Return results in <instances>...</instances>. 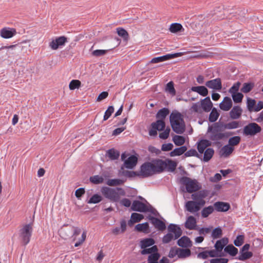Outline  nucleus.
<instances>
[{"label":"nucleus","mask_w":263,"mask_h":263,"mask_svg":"<svg viewBox=\"0 0 263 263\" xmlns=\"http://www.w3.org/2000/svg\"><path fill=\"white\" fill-rule=\"evenodd\" d=\"M223 131L219 122L209 125L206 136L212 143L213 145L220 147L222 145L221 140L227 139L234 134V133L231 132H222Z\"/></svg>","instance_id":"1"},{"label":"nucleus","mask_w":263,"mask_h":263,"mask_svg":"<svg viewBox=\"0 0 263 263\" xmlns=\"http://www.w3.org/2000/svg\"><path fill=\"white\" fill-rule=\"evenodd\" d=\"M101 192L104 197L114 202L120 199V195L124 196L125 194L124 190L121 187L110 188L103 186L101 189Z\"/></svg>","instance_id":"2"},{"label":"nucleus","mask_w":263,"mask_h":263,"mask_svg":"<svg viewBox=\"0 0 263 263\" xmlns=\"http://www.w3.org/2000/svg\"><path fill=\"white\" fill-rule=\"evenodd\" d=\"M168 233L162 237L163 243H168L173 239H178L182 234V231L179 225L171 223L167 227Z\"/></svg>","instance_id":"3"},{"label":"nucleus","mask_w":263,"mask_h":263,"mask_svg":"<svg viewBox=\"0 0 263 263\" xmlns=\"http://www.w3.org/2000/svg\"><path fill=\"white\" fill-rule=\"evenodd\" d=\"M131 211L139 212H150L152 214L157 216L159 214L157 211L154 209L148 202L145 204L139 200H135L133 202L130 206Z\"/></svg>","instance_id":"4"},{"label":"nucleus","mask_w":263,"mask_h":263,"mask_svg":"<svg viewBox=\"0 0 263 263\" xmlns=\"http://www.w3.org/2000/svg\"><path fill=\"white\" fill-rule=\"evenodd\" d=\"M180 182L185 186L186 192L189 193L195 192L201 188V186L198 184L196 179H191L187 177H182L180 179Z\"/></svg>","instance_id":"5"},{"label":"nucleus","mask_w":263,"mask_h":263,"mask_svg":"<svg viewBox=\"0 0 263 263\" xmlns=\"http://www.w3.org/2000/svg\"><path fill=\"white\" fill-rule=\"evenodd\" d=\"M33 229L31 223L24 225L20 230V237L24 246L27 245L30 241L32 235Z\"/></svg>","instance_id":"6"},{"label":"nucleus","mask_w":263,"mask_h":263,"mask_svg":"<svg viewBox=\"0 0 263 263\" xmlns=\"http://www.w3.org/2000/svg\"><path fill=\"white\" fill-rule=\"evenodd\" d=\"M140 178H147L155 174L153 164L151 162H145L140 166V171L139 172Z\"/></svg>","instance_id":"7"},{"label":"nucleus","mask_w":263,"mask_h":263,"mask_svg":"<svg viewBox=\"0 0 263 263\" xmlns=\"http://www.w3.org/2000/svg\"><path fill=\"white\" fill-rule=\"evenodd\" d=\"M261 127L256 123H250L245 126L243 129V134L245 136H253L260 133Z\"/></svg>","instance_id":"8"},{"label":"nucleus","mask_w":263,"mask_h":263,"mask_svg":"<svg viewBox=\"0 0 263 263\" xmlns=\"http://www.w3.org/2000/svg\"><path fill=\"white\" fill-rule=\"evenodd\" d=\"M165 128V123L162 120H157L151 124V129L149 130V135L156 136L157 131H163Z\"/></svg>","instance_id":"9"},{"label":"nucleus","mask_w":263,"mask_h":263,"mask_svg":"<svg viewBox=\"0 0 263 263\" xmlns=\"http://www.w3.org/2000/svg\"><path fill=\"white\" fill-rule=\"evenodd\" d=\"M151 162L153 164L155 174H160L164 172L167 166L166 162L162 159H154L152 160Z\"/></svg>","instance_id":"10"},{"label":"nucleus","mask_w":263,"mask_h":263,"mask_svg":"<svg viewBox=\"0 0 263 263\" xmlns=\"http://www.w3.org/2000/svg\"><path fill=\"white\" fill-rule=\"evenodd\" d=\"M205 85L206 87L215 90H220L222 87L221 80L219 78L208 81Z\"/></svg>","instance_id":"11"},{"label":"nucleus","mask_w":263,"mask_h":263,"mask_svg":"<svg viewBox=\"0 0 263 263\" xmlns=\"http://www.w3.org/2000/svg\"><path fill=\"white\" fill-rule=\"evenodd\" d=\"M147 218L151 221V222L157 230L161 231L165 230L166 224L162 220H160L158 218L151 215L148 216Z\"/></svg>","instance_id":"12"},{"label":"nucleus","mask_w":263,"mask_h":263,"mask_svg":"<svg viewBox=\"0 0 263 263\" xmlns=\"http://www.w3.org/2000/svg\"><path fill=\"white\" fill-rule=\"evenodd\" d=\"M67 42V37L64 36H60L50 42L49 47L53 50H57L59 47L64 46Z\"/></svg>","instance_id":"13"},{"label":"nucleus","mask_w":263,"mask_h":263,"mask_svg":"<svg viewBox=\"0 0 263 263\" xmlns=\"http://www.w3.org/2000/svg\"><path fill=\"white\" fill-rule=\"evenodd\" d=\"M138 162V158L134 155L130 156L127 159L124 160L123 166L121 169L123 170V167L128 169H133Z\"/></svg>","instance_id":"14"},{"label":"nucleus","mask_w":263,"mask_h":263,"mask_svg":"<svg viewBox=\"0 0 263 263\" xmlns=\"http://www.w3.org/2000/svg\"><path fill=\"white\" fill-rule=\"evenodd\" d=\"M214 206L217 212H226L229 211L231 208L228 202L222 201H217L214 203Z\"/></svg>","instance_id":"15"},{"label":"nucleus","mask_w":263,"mask_h":263,"mask_svg":"<svg viewBox=\"0 0 263 263\" xmlns=\"http://www.w3.org/2000/svg\"><path fill=\"white\" fill-rule=\"evenodd\" d=\"M177 245L182 248L189 249L192 246V242L189 237L183 236L178 239Z\"/></svg>","instance_id":"16"},{"label":"nucleus","mask_w":263,"mask_h":263,"mask_svg":"<svg viewBox=\"0 0 263 263\" xmlns=\"http://www.w3.org/2000/svg\"><path fill=\"white\" fill-rule=\"evenodd\" d=\"M229 243V239L227 237H223L221 239L216 241L214 245L215 249L220 253H223L222 251L223 249L227 246Z\"/></svg>","instance_id":"17"},{"label":"nucleus","mask_w":263,"mask_h":263,"mask_svg":"<svg viewBox=\"0 0 263 263\" xmlns=\"http://www.w3.org/2000/svg\"><path fill=\"white\" fill-rule=\"evenodd\" d=\"M0 33L3 38L9 39L15 35L16 31L14 28H4L1 30Z\"/></svg>","instance_id":"18"},{"label":"nucleus","mask_w":263,"mask_h":263,"mask_svg":"<svg viewBox=\"0 0 263 263\" xmlns=\"http://www.w3.org/2000/svg\"><path fill=\"white\" fill-rule=\"evenodd\" d=\"M232 105L231 99L229 97H225L223 101L220 103L219 107L222 110L228 111L231 108Z\"/></svg>","instance_id":"19"},{"label":"nucleus","mask_w":263,"mask_h":263,"mask_svg":"<svg viewBox=\"0 0 263 263\" xmlns=\"http://www.w3.org/2000/svg\"><path fill=\"white\" fill-rule=\"evenodd\" d=\"M185 208L186 210L191 213L197 212L200 210V207L197 206L196 202L194 201H188L185 203Z\"/></svg>","instance_id":"20"},{"label":"nucleus","mask_w":263,"mask_h":263,"mask_svg":"<svg viewBox=\"0 0 263 263\" xmlns=\"http://www.w3.org/2000/svg\"><path fill=\"white\" fill-rule=\"evenodd\" d=\"M234 148L230 146L229 144L223 146L219 151V155L220 157L224 158L228 157L234 151Z\"/></svg>","instance_id":"21"},{"label":"nucleus","mask_w":263,"mask_h":263,"mask_svg":"<svg viewBox=\"0 0 263 263\" xmlns=\"http://www.w3.org/2000/svg\"><path fill=\"white\" fill-rule=\"evenodd\" d=\"M201 107L205 112H209L213 107V103L209 97H206L201 101Z\"/></svg>","instance_id":"22"},{"label":"nucleus","mask_w":263,"mask_h":263,"mask_svg":"<svg viewBox=\"0 0 263 263\" xmlns=\"http://www.w3.org/2000/svg\"><path fill=\"white\" fill-rule=\"evenodd\" d=\"M212 144V143L209 139H202L198 142L197 149L200 154H202L205 148L211 146Z\"/></svg>","instance_id":"23"},{"label":"nucleus","mask_w":263,"mask_h":263,"mask_svg":"<svg viewBox=\"0 0 263 263\" xmlns=\"http://www.w3.org/2000/svg\"><path fill=\"white\" fill-rule=\"evenodd\" d=\"M190 90L192 91L197 92L199 95L202 97H205L208 95V89L206 86H192Z\"/></svg>","instance_id":"24"},{"label":"nucleus","mask_w":263,"mask_h":263,"mask_svg":"<svg viewBox=\"0 0 263 263\" xmlns=\"http://www.w3.org/2000/svg\"><path fill=\"white\" fill-rule=\"evenodd\" d=\"M219 124L222 127L223 130H224V129H236L239 127V122L236 121H233L227 123L219 122Z\"/></svg>","instance_id":"25"},{"label":"nucleus","mask_w":263,"mask_h":263,"mask_svg":"<svg viewBox=\"0 0 263 263\" xmlns=\"http://www.w3.org/2000/svg\"><path fill=\"white\" fill-rule=\"evenodd\" d=\"M208 194L209 191L208 190H202L192 194L191 197L193 200L197 201L199 199H204L208 196Z\"/></svg>","instance_id":"26"},{"label":"nucleus","mask_w":263,"mask_h":263,"mask_svg":"<svg viewBox=\"0 0 263 263\" xmlns=\"http://www.w3.org/2000/svg\"><path fill=\"white\" fill-rule=\"evenodd\" d=\"M242 110L239 106H235L230 112V116L232 119H237L241 115Z\"/></svg>","instance_id":"27"},{"label":"nucleus","mask_w":263,"mask_h":263,"mask_svg":"<svg viewBox=\"0 0 263 263\" xmlns=\"http://www.w3.org/2000/svg\"><path fill=\"white\" fill-rule=\"evenodd\" d=\"M135 229L138 232H142L145 234H148L150 232L149 224L147 222L137 224L135 227Z\"/></svg>","instance_id":"28"},{"label":"nucleus","mask_w":263,"mask_h":263,"mask_svg":"<svg viewBox=\"0 0 263 263\" xmlns=\"http://www.w3.org/2000/svg\"><path fill=\"white\" fill-rule=\"evenodd\" d=\"M196 218L193 216H190L186 221L185 227L187 229L194 230L196 227Z\"/></svg>","instance_id":"29"},{"label":"nucleus","mask_w":263,"mask_h":263,"mask_svg":"<svg viewBox=\"0 0 263 263\" xmlns=\"http://www.w3.org/2000/svg\"><path fill=\"white\" fill-rule=\"evenodd\" d=\"M171 125L174 132L177 134H181L183 133L185 130V125L184 123L177 122L173 124V125L172 124Z\"/></svg>","instance_id":"30"},{"label":"nucleus","mask_w":263,"mask_h":263,"mask_svg":"<svg viewBox=\"0 0 263 263\" xmlns=\"http://www.w3.org/2000/svg\"><path fill=\"white\" fill-rule=\"evenodd\" d=\"M191 255V251L189 249L180 248L178 249V256L179 259H185L190 257Z\"/></svg>","instance_id":"31"},{"label":"nucleus","mask_w":263,"mask_h":263,"mask_svg":"<svg viewBox=\"0 0 263 263\" xmlns=\"http://www.w3.org/2000/svg\"><path fill=\"white\" fill-rule=\"evenodd\" d=\"M106 156L112 160H117L120 156V153L114 148H110L106 151Z\"/></svg>","instance_id":"32"},{"label":"nucleus","mask_w":263,"mask_h":263,"mask_svg":"<svg viewBox=\"0 0 263 263\" xmlns=\"http://www.w3.org/2000/svg\"><path fill=\"white\" fill-rule=\"evenodd\" d=\"M169 113V109L167 108L164 107L158 110L156 114V117L158 120H162L163 121H164V119Z\"/></svg>","instance_id":"33"},{"label":"nucleus","mask_w":263,"mask_h":263,"mask_svg":"<svg viewBox=\"0 0 263 263\" xmlns=\"http://www.w3.org/2000/svg\"><path fill=\"white\" fill-rule=\"evenodd\" d=\"M155 243V240L152 238H146L142 239L140 241L141 248H147L154 246Z\"/></svg>","instance_id":"34"},{"label":"nucleus","mask_w":263,"mask_h":263,"mask_svg":"<svg viewBox=\"0 0 263 263\" xmlns=\"http://www.w3.org/2000/svg\"><path fill=\"white\" fill-rule=\"evenodd\" d=\"M186 150L187 147L186 146H182L175 148L173 151L171 152L170 155L171 157L180 156L184 154Z\"/></svg>","instance_id":"35"},{"label":"nucleus","mask_w":263,"mask_h":263,"mask_svg":"<svg viewBox=\"0 0 263 263\" xmlns=\"http://www.w3.org/2000/svg\"><path fill=\"white\" fill-rule=\"evenodd\" d=\"M224 251L232 256H235L238 253V249L233 245H227L224 248Z\"/></svg>","instance_id":"36"},{"label":"nucleus","mask_w":263,"mask_h":263,"mask_svg":"<svg viewBox=\"0 0 263 263\" xmlns=\"http://www.w3.org/2000/svg\"><path fill=\"white\" fill-rule=\"evenodd\" d=\"M169 30L172 33H176L182 32L184 29L180 24L175 23L170 25Z\"/></svg>","instance_id":"37"},{"label":"nucleus","mask_w":263,"mask_h":263,"mask_svg":"<svg viewBox=\"0 0 263 263\" xmlns=\"http://www.w3.org/2000/svg\"><path fill=\"white\" fill-rule=\"evenodd\" d=\"M118 35L122 37L124 41L127 42L129 40V34L127 31L122 27H118L116 29Z\"/></svg>","instance_id":"38"},{"label":"nucleus","mask_w":263,"mask_h":263,"mask_svg":"<svg viewBox=\"0 0 263 263\" xmlns=\"http://www.w3.org/2000/svg\"><path fill=\"white\" fill-rule=\"evenodd\" d=\"M180 120L183 121L181 118V114L179 112H172L170 116V121L171 125L174 124L176 122H179Z\"/></svg>","instance_id":"39"},{"label":"nucleus","mask_w":263,"mask_h":263,"mask_svg":"<svg viewBox=\"0 0 263 263\" xmlns=\"http://www.w3.org/2000/svg\"><path fill=\"white\" fill-rule=\"evenodd\" d=\"M240 255H238L237 257H236V259L244 261L246 260H247L250 258H251L253 254L251 251H244V252H240L239 251Z\"/></svg>","instance_id":"40"},{"label":"nucleus","mask_w":263,"mask_h":263,"mask_svg":"<svg viewBox=\"0 0 263 263\" xmlns=\"http://www.w3.org/2000/svg\"><path fill=\"white\" fill-rule=\"evenodd\" d=\"M203 153V161L208 162L212 158L214 154V151L212 148H208Z\"/></svg>","instance_id":"41"},{"label":"nucleus","mask_w":263,"mask_h":263,"mask_svg":"<svg viewBox=\"0 0 263 263\" xmlns=\"http://www.w3.org/2000/svg\"><path fill=\"white\" fill-rule=\"evenodd\" d=\"M142 249L141 251V254L142 255H146V254H152V253H155V252L158 251V249L157 246H153L151 248H141Z\"/></svg>","instance_id":"42"},{"label":"nucleus","mask_w":263,"mask_h":263,"mask_svg":"<svg viewBox=\"0 0 263 263\" xmlns=\"http://www.w3.org/2000/svg\"><path fill=\"white\" fill-rule=\"evenodd\" d=\"M222 235V230L220 227H217L214 229L211 233V237L213 239L219 238Z\"/></svg>","instance_id":"43"},{"label":"nucleus","mask_w":263,"mask_h":263,"mask_svg":"<svg viewBox=\"0 0 263 263\" xmlns=\"http://www.w3.org/2000/svg\"><path fill=\"white\" fill-rule=\"evenodd\" d=\"M219 116V114L217 111V109L215 108H213L210 114L209 120L210 122H212L214 123H216L215 122L218 119Z\"/></svg>","instance_id":"44"},{"label":"nucleus","mask_w":263,"mask_h":263,"mask_svg":"<svg viewBox=\"0 0 263 263\" xmlns=\"http://www.w3.org/2000/svg\"><path fill=\"white\" fill-rule=\"evenodd\" d=\"M160 257V254L158 253V251L155 252L154 253L149 255L147 263H158V260Z\"/></svg>","instance_id":"45"},{"label":"nucleus","mask_w":263,"mask_h":263,"mask_svg":"<svg viewBox=\"0 0 263 263\" xmlns=\"http://www.w3.org/2000/svg\"><path fill=\"white\" fill-rule=\"evenodd\" d=\"M214 211V209L213 206L209 205L208 206L204 208L201 212V216L203 218L208 217L210 214H211Z\"/></svg>","instance_id":"46"},{"label":"nucleus","mask_w":263,"mask_h":263,"mask_svg":"<svg viewBox=\"0 0 263 263\" xmlns=\"http://www.w3.org/2000/svg\"><path fill=\"white\" fill-rule=\"evenodd\" d=\"M103 199V197L98 194H95L87 201V203L96 204L101 202Z\"/></svg>","instance_id":"47"},{"label":"nucleus","mask_w":263,"mask_h":263,"mask_svg":"<svg viewBox=\"0 0 263 263\" xmlns=\"http://www.w3.org/2000/svg\"><path fill=\"white\" fill-rule=\"evenodd\" d=\"M124 182V181L123 180L115 178L108 179L106 182V184L109 186H115L122 185Z\"/></svg>","instance_id":"48"},{"label":"nucleus","mask_w":263,"mask_h":263,"mask_svg":"<svg viewBox=\"0 0 263 263\" xmlns=\"http://www.w3.org/2000/svg\"><path fill=\"white\" fill-rule=\"evenodd\" d=\"M173 141L177 146H181L185 142V139L182 136L175 135L173 138Z\"/></svg>","instance_id":"49"},{"label":"nucleus","mask_w":263,"mask_h":263,"mask_svg":"<svg viewBox=\"0 0 263 263\" xmlns=\"http://www.w3.org/2000/svg\"><path fill=\"white\" fill-rule=\"evenodd\" d=\"M254 86V85L253 83H245L243 84V86L241 88V91L245 93H248L251 91Z\"/></svg>","instance_id":"50"},{"label":"nucleus","mask_w":263,"mask_h":263,"mask_svg":"<svg viewBox=\"0 0 263 263\" xmlns=\"http://www.w3.org/2000/svg\"><path fill=\"white\" fill-rule=\"evenodd\" d=\"M245 238V235H238L233 241L234 245L238 247H240L244 243Z\"/></svg>","instance_id":"51"},{"label":"nucleus","mask_w":263,"mask_h":263,"mask_svg":"<svg viewBox=\"0 0 263 263\" xmlns=\"http://www.w3.org/2000/svg\"><path fill=\"white\" fill-rule=\"evenodd\" d=\"M165 90L172 96H175L176 95V90L174 88V84L173 81H170L167 83L165 87Z\"/></svg>","instance_id":"52"},{"label":"nucleus","mask_w":263,"mask_h":263,"mask_svg":"<svg viewBox=\"0 0 263 263\" xmlns=\"http://www.w3.org/2000/svg\"><path fill=\"white\" fill-rule=\"evenodd\" d=\"M144 218V216L142 214L133 213L131 215L130 222L133 221L135 222H140L141 220Z\"/></svg>","instance_id":"53"},{"label":"nucleus","mask_w":263,"mask_h":263,"mask_svg":"<svg viewBox=\"0 0 263 263\" xmlns=\"http://www.w3.org/2000/svg\"><path fill=\"white\" fill-rule=\"evenodd\" d=\"M241 140L239 136H236L230 138L229 140V145L233 146L238 145Z\"/></svg>","instance_id":"54"},{"label":"nucleus","mask_w":263,"mask_h":263,"mask_svg":"<svg viewBox=\"0 0 263 263\" xmlns=\"http://www.w3.org/2000/svg\"><path fill=\"white\" fill-rule=\"evenodd\" d=\"M103 180V178L99 175H95L90 177V182L95 184L102 183Z\"/></svg>","instance_id":"55"},{"label":"nucleus","mask_w":263,"mask_h":263,"mask_svg":"<svg viewBox=\"0 0 263 263\" xmlns=\"http://www.w3.org/2000/svg\"><path fill=\"white\" fill-rule=\"evenodd\" d=\"M233 100L236 103H240L242 102V100L243 98V95L241 92H237L234 94L231 95Z\"/></svg>","instance_id":"56"},{"label":"nucleus","mask_w":263,"mask_h":263,"mask_svg":"<svg viewBox=\"0 0 263 263\" xmlns=\"http://www.w3.org/2000/svg\"><path fill=\"white\" fill-rule=\"evenodd\" d=\"M81 83L78 80H72L69 84V87L70 90H74L79 88L81 86Z\"/></svg>","instance_id":"57"},{"label":"nucleus","mask_w":263,"mask_h":263,"mask_svg":"<svg viewBox=\"0 0 263 263\" xmlns=\"http://www.w3.org/2000/svg\"><path fill=\"white\" fill-rule=\"evenodd\" d=\"M139 172H136L133 171H123L122 174L124 176H126L128 178H133L136 176L140 177Z\"/></svg>","instance_id":"58"},{"label":"nucleus","mask_w":263,"mask_h":263,"mask_svg":"<svg viewBox=\"0 0 263 263\" xmlns=\"http://www.w3.org/2000/svg\"><path fill=\"white\" fill-rule=\"evenodd\" d=\"M178 249H179V248H178L177 247H171L170 250L168 254V257L170 258H173L176 256H177V257H178Z\"/></svg>","instance_id":"59"},{"label":"nucleus","mask_w":263,"mask_h":263,"mask_svg":"<svg viewBox=\"0 0 263 263\" xmlns=\"http://www.w3.org/2000/svg\"><path fill=\"white\" fill-rule=\"evenodd\" d=\"M256 104V101L254 99H252L250 98H247V105L248 109L250 111H252L254 110V108H255Z\"/></svg>","instance_id":"60"},{"label":"nucleus","mask_w":263,"mask_h":263,"mask_svg":"<svg viewBox=\"0 0 263 263\" xmlns=\"http://www.w3.org/2000/svg\"><path fill=\"white\" fill-rule=\"evenodd\" d=\"M114 111V107L113 106H109L105 111L103 117V120H107L112 115Z\"/></svg>","instance_id":"61"},{"label":"nucleus","mask_w":263,"mask_h":263,"mask_svg":"<svg viewBox=\"0 0 263 263\" xmlns=\"http://www.w3.org/2000/svg\"><path fill=\"white\" fill-rule=\"evenodd\" d=\"M163 131V132L159 134V137L161 139L165 140L169 137L171 129L169 127H167Z\"/></svg>","instance_id":"62"},{"label":"nucleus","mask_w":263,"mask_h":263,"mask_svg":"<svg viewBox=\"0 0 263 263\" xmlns=\"http://www.w3.org/2000/svg\"><path fill=\"white\" fill-rule=\"evenodd\" d=\"M240 84L241 83L239 82H237L236 83H234L230 88L229 92L231 95L238 92V91L239 90Z\"/></svg>","instance_id":"63"},{"label":"nucleus","mask_w":263,"mask_h":263,"mask_svg":"<svg viewBox=\"0 0 263 263\" xmlns=\"http://www.w3.org/2000/svg\"><path fill=\"white\" fill-rule=\"evenodd\" d=\"M228 259L224 258H213L210 260V263H228Z\"/></svg>","instance_id":"64"}]
</instances>
